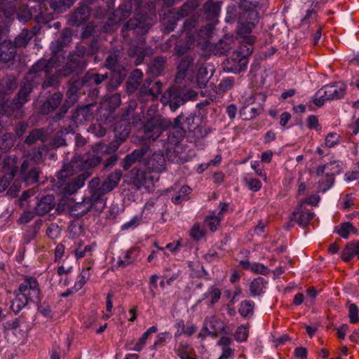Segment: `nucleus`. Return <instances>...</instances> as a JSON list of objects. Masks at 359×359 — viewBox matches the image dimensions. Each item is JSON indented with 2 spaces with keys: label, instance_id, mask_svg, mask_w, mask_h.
Returning a JSON list of instances; mask_svg holds the SVG:
<instances>
[{
  "label": "nucleus",
  "instance_id": "nucleus-61",
  "mask_svg": "<svg viewBox=\"0 0 359 359\" xmlns=\"http://www.w3.org/2000/svg\"><path fill=\"white\" fill-rule=\"evenodd\" d=\"M251 271L256 273L265 275L269 273V269L262 264L253 262Z\"/></svg>",
  "mask_w": 359,
  "mask_h": 359
},
{
  "label": "nucleus",
  "instance_id": "nucleus-35",
  "mask_svg": "<svg viewBox=\"0 0 359 359\" xmlns=\"http://www.w3.org/2000/svg\"><path fill=\"white\" fill-rule=\"evenodd\" d=\"M121 57V52L120 50H111L106 59V67L113 70L118 69Z\"/></svg>",
  "mask_w": 359,
  "mask_h": 359
},
{
  "label": "nucleus",
  "instance_id": "nucleus-37",
  "mask_svg": "<svg viewBox=\"0 0 359 359\" xmlns=\"http://www.w3.org/2000/svg\"><path fill=\"white\" fill-rule=\"evenodd\" d=\"M358 233V229L350 222H344L338 228V235L344 239H348L351 234Z\"/></svg>",
  "mask_w": 359,
  "mask_h": 359
},
{
  "label": "nucleus",
  "instance_id": "nucleus-15",
  "mask_svg": "<svg viewBox=\"0 0 359 359\" xmlns=\"http://www.w3.org/2000/svg\"><path fill=\"white\" fill-rule=\"evenodd\" d=\"M146 165L149 170L161 172L166 168V161L162 152H155L147 161Z\"/></svg>",
  "mask_w": 359,
  "mask_h": 359
},
{
  "label": "nucleus",
  "instance_id": "nucleus-53",
  "mask_svg": "<svg viewBox=\"0 0 359 359\" xmlns=\"http://www.w3.org/2000/svg\"><path fill=\"white\" fill-rule=\"evenodd\" d=\"M161 86L162 84L161 82H156L150 88H146L145 84H144L142 90H145V93L149 95L153 96L154 97H156L158 95L161 93Z\"/></svg>",
  "mask_w": 359,
  "mask_h": 359
},
{
  "label": "nucleus",
  "instance_id": "nucleus-46",
  "mask_svg": "<svg viewBox=\"0 0 359 359\" xmlns=\"http://www.w3.org/2000/svg\"><path fill=\"white\" fill-rule=\"evenodd\" d=\"M191 191V188L188 186L182 187L177 194L172 197V202L175 204H178L182 201L187 200V196L190 194Z\"/></svg>",
  "mask_w": 359,
  "mask_h": 359
},
{
  "label": "nucleus",
  "instance_id": "nucleus-64",
  "mask_svg": "<svg viewBox=\"0 0 359 359\" xmlns=\"http://www.w3.org/2000/svg\"><path fill=\"white\" fill-rule=\"evenodd\" d=\"M196 119L198 118L194 115H189L187 117L185 124L189 130H194L197 128L198 123L196 122Z\"/></svg>",
  "mask_w": 359,
  "mask_h": 359
},
{
  "label": "nucleus",
  "instance_id": "nucleus-22",
  "mask_svg": "<svg viewBox=\"0 0 359 359\" xmlns=\"http://www.w3.org/2000/svg\"><path fill=\"white\" fill-rule=\"evenodd\" d=\"M355 257L359 259V240L348 242L341 252V258L344 262Z\"/></svg>",
  "mask_w": 359,
  "mask_h": 359
},
{
  "label": "nucleus",
  "instance_id": "nucleus-2",
  "mask_svg": "<svg viewBox=\"0 0 359 359\" xmlns=\"http://www.w3.org/2000/svg\"><path fill=\"white\" fill-rule=\"evenodd\" d=\"M121 177V171L116 170L109 175L101 184L99 178L92 179L88 183L90 198L84 199L81 203L75 205V210H79L77 215H85L90 209L93 203L98 202L102 196L112 191L118 185Z\"/></svg>",
  "mask_w": 359,
  "mask_h": 359
},
{
  "label": "nucleus",
  "instance_id": "nucleus-59",
  "mask_svg": "<svg viewBox=\"0 0 359 359\" xmlns=\"http://www.w3.org/2000/svg\"><path fill=\"white\" fill-rule=\"evenodd\" d=\"M38 170L36 168H32L29 172L25 173L23 176L27 183H32L38 181Z\"/></svg>",
  "mask_w": 359,
  "mask_h": 359
},
{
  "label": "nucleus",
  "instance_id": "nucleus-4",
  "mask_svg": "<svg viewBox=\"0 0 359 359\" xmlns=\"http://www.w3.org/2000/svg\"><path fill=\"white\" fill-rule=\"evenodd\" d=\"M197 93L194 90L172 87L163 95V97L169 103L170 109L175 111L180 105L188 100L194 99Z\"/></svg>",
  "mask_w": 359,
  "mask_h": 359
},
{
  "label": "nucleus",
  "instance_id": "nucleus-26",
  "mask_svg": "<svg viewBox=\"0 0 359 359\" xmlns=\"http://www.w3.org/2000/svg\"><path fill=\"white\" fill-rule=\"evenodd\" d=\"M302 208H297L294 210L290 217V221H297L299 225L306 226L309 222L313 217L314 213L310 210H306L302 206V210L300 211Z\"/></svg>",
  "mask_w": 359,
  "mask_h": 359
},
{
  "label": "nucleus",
  "instance_id": "nucleus-58",
  "mask_svg": "<svg viewBox=\"0 0 359 359\" xmlns=\"http://www.w3.org/2000/svg\"><path fill=\"white\" fill-rule=\"evenodd\" d=\"M190 234L194 240L198 241L203 236V230L201 227L200 224H195L191 229Z\"/></svg>",
  "mask_w": 359,
  "mask_h": 359
},
{
  "label": "nucleus",
  "instance_id": "nucleus-31",
  "mask_svg": "<svg viewBox=\"0 0 359 359\" xmlns=\"http://www.w3.org/2000/svg\"><path fill=\"white\" fill-rule=\"evenodd\" d=\"M267 285V281H266L263 278L258 277L254 279L250 284L249 290L251 296H259L264 293V289Z\"/></svg>",
  "mask_w": 359,
  "mask_h": 359
},
{
  "label": "nucleus",
  "instance_id": "nucleus-9",
  "mask_svg": "<svg viewBox=\"0 0 359 359\" xmlns=\"http://www.w3.org/2000/svg\"><path fill=\"white\" fill-rule=\"evenodd\" d=\"M194 60V57L191 55H187L181 59L175 77L177 83L181 82L186 77L192 79L198 64V62H195Z\"/></svg>",
  "mask_w": 359,
  "mask_h": 359
},
{
  "label": "nucleus",
  "instance_id": "nucleus-1",
  "mask_svg": "<svg viewBox=\"0 0 359 359\" xmlns=\"http://www.w3.org/2000/svg\"><path fill=\"white\" fill-rule=\"evenodd\" d=\"M57 58L52 56L49 60L41 59L30 69L25 78V82L21 87L17 97L12 101L4 105V111L8 116L15 112V117L22 116L21 107L27 101V97L32 91L33 86L43 81L45 77L51 74L53 69L57 67Z\"/></svg>",
  "mask_w": 359,
  "mask_h": 359
},
{
  "label": "nucleus",
  "instance_id": "nucleus-41",
  "mask_svg": "<svg viewBox=\"0 0 359 359\" xmlns=\"http://www.w3.org/2000/svg\"><path fill=\"white\" fill-rule=\"evenodd\" d=\"M29 301H30L29 299L27 298V297L19 292L12 302L11 309L17 313L25 307Z\"/></svg>",
  "mask_w": 359,
  "mask_h": 359
},
{
  "label": "nucleus",
  "instance_id": "nucleus-23",
  "mask_svg": "<svg viewBox=\"0 0 359 359\" xmlns=\"http://www.w3.org/2000/svg\"><path fill=\"white\" fill-rule=\"evenodd\" d=\"M62 99L63 95L61 93L57 92L53 93L41 106V113L43 114H48L52 112L60 106Z\"/></svg>",
  "mask_w": 359,
  "mask_h": 359
},
{
  "label": "nucleus",
  "instance_id": "nucleus-16",
  "mask_svg": "<svg viewBox=\"0 0 359 359\" xmlns=\"http://www.w3.org/2000/svg\"><path fill=\"white\" fill-rule=\"evenodd\" d=\"M82 62L78 55H70L69 61L61 69L57 71L60 77L67 76L75 72L83 69Z\"/></svg>",
  "mask_w": 359,
  "mask_h": 359
},
{
  "label": "nucleus",
  "instance_id": "nucleus-30",
  "mask_svg": "<svg viewBox=\"0 0 359 359\" xmlns=\"http://www.w3.org/2000/svg\"><path fill=\"white\" fill-rule=\"evenodd\" d=\"M81 170L79 164L76 163L74 157L71 161L65 165L63 168L58 172L57 178L60 182H65L69 176Z\"/></svg>",
  "mask_w": 359,
  "mask_h": 359
},
{
  "label": "nucleus",
  "instance_id": "nucleus-8",
  "mask_svg": "<svg viewBox=\"0 0 359 359\" xmlns=\"http://www.w3.org/2000/svg\"><path fill=\"white\" fill-rule=\"evenodd\" d=\"M130 178L133 184L137 189L145 188L149 191L158 177L152 174L151 171H145L137 168H134L130 172Z\"/></svg>",
  "mask_w": 359,
  "mask_h": 359
},
{
  "label": "nucleus",
  "instance_id": "nucleus-11",
  "mask_svg": "<svg viewBox=\"0 0 359 359\" xmlns=\"http://www.w3.org/2000/svg\"><path fill=\"white\" fill-rule=\"evenodd\" d=\"M248 63V57L236 51L226 60L225 69L227 72L240 73L245 70Z\"/></svg>",
  "mask_w": 359,
  "mask_h": 359
},
{
  "label": "nucleus",
  "instance_id": "nucleus-14",
  "mask_svg": "<svg viewBox=\"0 0 359 359\" xmlns=\"http://www.w3.org/2000/svg\"><path fill=\"white\" fill-rule=\"evenodd\" d=\"M336 95L337 87L334 83L326 85L316 93L313 102L316 106L321 107L325 101L334 99Z\"/></svg>",
  "mask_w": 359,
  "mask_h": 359
},
{
  "label": "nucleus",
  "instance_id": "nucleus-29",
  "mask_svg": "<svg viewBox=\"0 0 359 359\" xmlns=\"http://www.w3.org/2000/svg\"><path fill=\"white\" fill-rule=\"evenodd\" d=\"M233 43V38L226 36L213 46L212 52L218 55H224L232 48Z\"/></svg>",
  "mask_w": 359,
  "mask_h": 359
},
{
  "label": "nucleus",
  "instance_id": "nucleus-44",
  "mask_svg": "<svg viewBox=\"0 0 359 359\" xmlns=\"http://www.w3.org/2000/svg\"><path fill=\"white\" fill-rule=\"evenodd\" d=\"M163 66H164L163 58L156 57L151 62V64L149 67V70L153 74L158 76L162 72V70L163 69Z\"/></svg>",
  "mask_w": 359,
  "mask_h": 359
},
{
  "label": "nucleus",
  "instance_id": "nucleus-54",
  "mask_svg": "<svg viewBox=\"0 0 359 359\" xmlns=\"http://www.w3.org/2000/svg\"><path fill=\"white\" fill-rule=\"evenodd\" d=\"M88 132L93 133L98 137H101L105 135L106 129L100 123H94L90 126Z\"/></svg>",
  "mask_w": 359,
  "mask_h": 359
},
{
  "label": "nucleus",
  "instance_id": "nucleus-42",
  "mask_svg": "<svg viewBox=\"0 0 359 359\" xmlns=\"http://www.w3.org/2000/svg\"><path fill=\"white\" fill-rule=\"evenodd\" d=\"M136 251L137 250L135 249H131L126 251L123 255V257H120L118 259L117 262L118 267L123 268L131 264L135 259L134 252Z\"/></svg>",
  "mask_w": 359,
  "mask_h": 359
},
{
  "label": "nucleus",
  "instance_id": "nucleus-27",
  "mask_svg": "<svg viewBox=\"0 0 359 359\" xmlns=\"http://www.w3.org/2000/svg\"><path fill=\"white\" fill-rule=\"evenodd\" d=\"M54 206V197L52 195H47L38 201L34 210L38 215H43L50 211Z\"/></svg>",
  "mask_w": 359,
  "mask_h": 359
},
{
  "label": "nucleus",
  "instance_id": "nucleus-6",
  "mask_svg": "<svg viewBox=\"0 0 359 359\" xmlns=\"http://www.w3.org/2000/svg\"><path fill=\"white\" fill-rule=\"evenodd\" d=\"M45 0H29L27 4V14L25 19L33 18L40 22H45L50 18Z\"/></svg>",
  "mask_w": 359,
  "mask_h": 359
},
{
  "label": "nucleus",
  "instance_id": "nucleus-62",
  "mask_svg": "<svg viewBox=\"0 0 359 359\" xmlns=\"http://www.w3.org/2000/svg\"><path fill=\"white\" fill-rule=\"evenodd\" d=\"M233 85V79L231 77L226 78L221 81L219 88L221 91L226 92L231 89Z\"/></svg>",
  "mask_w": 359,
  "mask_h": 359
},
{
  "label": "nucleus",
  "instance_id": "nucleus-43",
  "mask_svg": "<svg viewBox=\"0 0 359 359\" xmlns=\"http://www.w3.org/2000/svg\"><path fill=\"white\" fill-rule=\"evenodd\" d=\"M254 306L255 303L249 300L243 301L241 304V306L238 310L239 313L242 316L246 317L252 313Z\"/></svg>",
  "mask_w": 359,
  "mask_h": 359
},
{
  "label": "nucleus",
  "instance_id": "nucleus-10",
  "mask_svg": "<svg viewBox=\"0 0 359 359\" xmlns=\"http://www.w3.org/2000/svg\"><path fill=\"white\" fill-rule=\"evenodd\" d=\"M19 292L29 299L31 302L38 301L40 298V290L36 279L27 277L19 286Z\"/></svg>",
  "mask_w": 359,
  "mask_h": 359
},
{
  "label": "nucleus",
  "instance_id": "nucleus-5",
  "mask_svg": "<svg viewBox=\"0 0 359 359\" xmlns=\"http://www.w3.org/2000/svg\"><path fill=\"white\" fill-rule=\"evenodd\" d=\"M107 151V147L104 144H97L92 147L86 156H74L80 170H88L97 167L102 161V155Z\"/></svg>",
  "mask_w": 359,
  "mask_h": 359
},
{
  "label": "nucleus",
  "instance_id": "nucleus-60",
  "mask_svg": "<svg viewBox=\"0 0 359 359\" xmlns=\"http://www.w3.org/2000/svg\"><path fill=\"white\" fill-rule=\"evenodd\" d=\"M148 337L149 336L144 333L140 338L139 341L134 344V346L130 347L129 348L135 351L140 352L142 350L144 345L146 344Z\"/></svg>",
  "mask_w": 359,
  "mask_h": 359
},
{
  "label": "nucleus",
  "instance_id": "nucleus-20",
  "mask_svg": "<svg viewBox=\"0 0 359 359\" xmlns=\"http://www.w3.org/2000/svg\"><path fill=\"white\" fill-rule=\"evenodd\" d=\"M90 175L91 172L86 171L71 180L67 182L64 188L65 193L66 194H72L75 193L78 189L83 187L86 180H88Z\"/></svg>",
  "mask_w": 359,
  "mask_h": 359
},
{
  "label": "nucleus",
  "instance_id": "nucleus-19",
  "mask_svg": "<svg viewBox=\"0 0 359 359\" xmlns=\"http://www.w3.org/2000/svg\"><path fill=\"white\" fill-rule=\"evenodd\" d=\"M239 22L241 25L247 26V32H250L259 22L258 13L252 8L245 9L240 14Z\"/></svg>",
  "mask_w": 359,
  "mask_h": 359
},
{
  "label": "nucleus",
  "instance_id": "nucleus-50",
  "mask_svg": "<svg viewBox=\"0 0 359 359\" xmlns=\"http://www.w3.org/2000/svg\"><path fill=\"white\" fill-rule=\"evenodd\" d=\"M59 78H60V76H58L57 72L53 75H50V74L45 77L46 79H44L42 83V87L46 88L50 86H57L60 83Z\"/></svg>",
  "mask_w": 359,
  "mask_h": 359
},
{
  "label": "nucleus",
  "instance_id": "nucleus-12",
  "mask_svg": "<svg viewBox=\"0 0 359 359\" xmlns=\"http://www.w3.org/2000/svg\"><path fill=\"white\" fill-rule=\"evenodd\" d=\"M153 20L141 13H136L133 19L130 20L123 27V31L138 28L141 32H146L152 26Z\"/></svg>",
  "mask_w": 359,
  "mask_h": 359
},
{
  "label": "nucleus",
  "instance_id": "nucleus-24",
  "mask_svg": "<svg viewBox=\"0 0 359 359\" xmlns=\"http://www.w3.org/2000/svg\"><path fill=\"white\" fill-rule=\"evenodd\" d=\"M149 149L146 147L134 150L132 153L128 154L123 159V168L125 170H128L135 162L139 161L142 158L147 154Z\"/></svg>",
  "mask_w": 359,
  "mask_h": 359
},
{
  "label": "nucleus",
  "instance_id": "nucleus-36",
  "mask_svg": "<svg viewBox=\"0 0 359 359\" xmlns=\"http://www.w3.org/2000/svg\"><path fill=\"white\" fill-rule=\"evenodd\" d=\"M36 32L33 30L23 29L15 39L14 44L16 47L26 46Z\"/></svg>",
  "mask_w": 359,
  "mask_h": 359
},
{
  "label": "nucleus",
  "instance_id": "nucleus-47",
  "mask_svg": "<svg viewBox=\"0 0 359 359\" xmlns=\"http://www.w3.org/2000/svg\"><path fill=\"white\" fill-rule=\"evenodd\" d=\"M205 11L211 15H217L220 10V4L218 1H208L204 5Z\"/></svg>",
  "mask_w": 359,
  "mask_h": 359
},
{
  "label": "nucleus",
  "instance_id": "nucleus-49",
  "mask_svg": "<svg viewBox=\"0 0 359 359\" xmlns=\"http://www.w3.org/2000/svg\"><path fill=\"white\" fill-rule=\"evenodd\" d=\"M221 296V292L218 288L210 287L207 292L203 294V299L211 298V304H215L219 301Z\"/></svg>",
  "mask_w": 359,
  "mask_h": 359
},
{
  "label": "nucleus",
  "instance_id": "nucleus-32",
  "mask_svg": "<svg viewBox=\"0 0 359 359\" xmlns=\"http://www.w3.org/2000/svg\"><path fill=\"white\" fill-rule=\"evenodd\" d=\"M46 138L47 135L43 129H34L29 133L28 136L26 137L25 140V143L28 145H32L38 140L45 142L46 140Z\"/></svg>",
  "mask_w": 359,
  "mask_h": 359
},
{
  "label": "nucleus",
  "instance_id": "nucleus-39",
  "mask_svg": "<svg viewBox=\"0 0 359 359\" xmlns=\"http://www.w3.org/2000/svg\"><path fill=\"white\" fill-rule=\"evenodd\" d=\"M75 0H50V7L55 11L61 13L72 5Z\"/></svg>",
  "mask_w": 359,
  "mask_h": 359
},
{
  "label": "nucleus",
  "instance_id": "nucleus-7",
  "mask_svg": "<svg viewBox=\"0 0 359 359\" xmlns=\"http://www.w3.org/2000/svg\"><path fill=\"white\" fill-rule=\"evenodd\" d=\"M196 7L194 1H190L184 4L180 10L173 9L168 13V17L163 19V24L165 29L170 32L174 30L177 21L190 14Z\"/></svg>",
  "mask_w": 359,
  "mask_h": 359
},
{
  "label": "nucleus",
  "instance_id": "nucleus-40",
  "mask_svg": "<svg viewBox=\"0 0 359 359\" xmlns=\"http://www.w3.org/2000/svg\"><path fill=\"white\" fill-rule=\"evenodd\" d=\"M142 73L139 69L133 72L128 81V88L130 92L134 91L140 85Z\"/></svg>",
  "mask_w": 359,
  "mask_h": 359
},
{
  "label": "nucleus",
  "instance_id": "nucleus-38",
  "mask_svg": "<svg viewBox=\"0 0 359 359\" xmlns=\"http://www.w3.org/2000/svg\"><path fill=\"white\" fill-rule=\"evenodd\" d=\"M196 70V85L199 88H204L206 86V83L208 80V72L207 70V68L203 67V65H200V64L198 63Z\"/></svg>",
  "mask_w": 359,
  "mask_h": 359
},
{
  "label": "nucleus",
  "instance_id": "nucleus-48",
  "mask_svg": "<svg viewBox=\"0 0 359 359\" xmlns=\"http://www.w3.org/2000/svg\"><path fill=\"white\" fill-rule=\"evenodd\" d=\"M90 269V266L87 267L86 269L83 270L81 273L78 276L77 280L75 283L74 287H76V290L81 289L84 284L88 281L90 277V272L89 270Z\"/></svg>",
  "mask_w": 359,
  "mask_h": 359
},
{
  "label": "nucleus",
  "instance_id": "nucleus-55",
  "mask_svg": "<svg viewBox=\"0 0 359 359\" xmlns=\"http://www.w3.org/2000/svg\"><path fill=\"white\" fill-rule=\"evenodd\" d=\"M348 316L350 321L352 323H357L359 322L358 309L354 304H351L348 306Z\"/></svg>",
  "mask_w": 359,
  "mask_h": 359
},
{
  "label": "nucleus",
  "instance_id": "nucleus-25",
  "mask_svg": "<svg viewBox=\"0 0 359 359\" xmlns=\"http://www.w3.org/2000/svg\"><path fill=\"white\" fill-rule=\"evenodd\" d=\"M133 4H135L137 6V8L140 10L143 8L142 1L130 0V2L119 6L118 9L114 13L115 18H117L119 21H122L129 17L132 9V5Z\"/></svg>",
  "mask_w": 359,
  "mask_h": 359
},
{
  "label": "nucleus",
  "instance_id": "nucleus-34",
  "mask_svg": "<svg viewBox=\"0 0 359 359\" xmlns=\"http://www.w3.org/2000/svg\"><path fill=\"white\" fill-rule=\"evenodd\" d=\"M108 79V74H97L88 72L83 79L84 83H88L90 86H98Z\"/></svg>",
  "mask_w": 359,
  "mask_h": 359
},
{
  "label": "nucleus",
  "instance_id": "nucleus-57",
  "mask_svg": "<svg viewBox=\"0 0 359 359\" xmlns=\"http://www.w3.org/2000/svg\"><path fill=\"white\" fill-rule=\"evenodd\" d=\"M220 220L221 219L219 217L215 215H210L205 219V222L212 231L217 229V226L220 224Z\"/></svg>",
  "mask_w": 359,
  "mask_h": 359
},
{
  "label": "nucleus",
  "instance_id": "nucleus-13",
  "mask_svg": "<svg viewBox=\"0 0 359 359\" xmlns=\"http://www.w3.org/2000/svg\"><path fill=\"white\" fill-rule=\"evenodd\" d=\"M15 163L14 158L7 157L4 159L3 168L6 173L3 178L0 177V193L6 189L9 185L10 181L17 172Z\"/></svg>",
  "mask_w": 359,
  "mask_h": 359
},
{
  "label": "nucleus",
  "instance_id": "nucleus-51",
  "mask_svg": "<svg viewBox=\"0 0 359 359\" xmlns=\"http://www.w3.org/2000/svg\"><path fill=\"white\" fill-rule=\"evenodd\" d=\"M128 53L130 57L137 56V59L135 60V64L137 65H140L142 62L145 56L144 50L141 47H138L135 49L130 48Z\"/></svg>",
  "mask_w": 359,
  "mask_h": 359
},
{
  "label": "nucleus",
  "instance_id": "nucleus-17",
  "mask_svg": "<svg viewBox=\"0 0 359 359\" xmlns=\"http://www.w3.org/2000/svg\"><path fill=\"white\" fill-rule=\"evenodd\" d=\"M77 90L78 88L76 86H71L67 92V99L65 102L61 105L59 109V112L56 114L54 118L55 120H60L67 112L69 107L74 104L77 100Z\"/></svg>",
  "mask_w": 359,
  "mask_h": 359
},
{
  "label": "nucleus",
  "instance_id": "nucleus-3",
  "mask_svg": "<svg viewBox=\"0 0 359 359\" xmlns=\"http://www.w3.org/2000/svg\"><path fill=\"white\" fill-rule=\"evenodd\" d=\"M172 126L170 120L157 114L155 107H149L147 111V121L143 130L145 137L153 141L156 140L162 133Z\"/></svg>",
  "mask_w": 359,
  "mask_h": 359
},
{
  "label": "nucleus",
  "instance_id": "nucleus-52",
  "mask_svg": "<svg viewBox=\"0 0 359 359\" xmlns=\"http://www.w3.org/2000/svg\"><path fill=\"white\" fill-rule=\"evenodd\" d=\"M95 247V245H86L83 248H76L74 250L75 256L77 259H81L86 255H90Z\"/></svg>",
  "mask_w": 359,
  "mask_h": 359
},
{
  "label": "nucleus",
  "instance_id": "nucleus-18",
  "mask_svg": "<svg viewBox=\"0 0 359 359\" xmlns=\"http://www.w3.org/2000/svg\"><path fill=\"white\" fill-rule=\"evenodd\" d=\"M224 330V325L222 321L215 317H211L205 320L204 327L199 333V337H203L206 334H212L214 336L221 332Z\"/></svg>",
  "mask_w": 359,
  "mask_h": 359
},
{
  "label": "nucleus",
  "instance_id": "nucleus-56",
  "mask_svg": "<svg viewBox=\"0 0 359 359\" xmlns=\"http://www.w3.org/2000/svg\"><path fill=\"white\" fill-rule=\"evenodd\" d=\"M248 336V332L245 326L241 325L237 328L235 333V339L236 341L240 342L244 341L247 339Z\"/></svg>",
  "mask_w": 359,
  "mask_h": 359
},
{
  "label": "nucleus",
  "instance_id": "nucleus-45",
  "mask_svg": "<svg viewBox=\"0 0 359 359\" xmlns=\"http://www.w3.org/2000/svg\"><path fill=\"white\" fill-rule=\"evenodd\" d=\"M334 182V172L330 174L329 172L326 173V179L325 180H322L319 182L318 189L321 191H326L331 187L333 186Z\"/></svg>",
  "mask_w": 359,
  "mask_h": 359
},
{
  "label": "nucleus",
  "instance_id": "nucleus-28",
  "mask_svg": "<svg viewBox=\"0 0 359 359\" xmlns=\"http://www.w3.org/2000/svg\"><path fill=\"white\" fill-rule=\"evenodd\" d=\"M16 46L11 41H4L0 44V60L8 62L12 60L16 53Z\"/></svg>",
  "mask_w": 359,
  "mask_h": 359
},
{
  "label": "nucleus",
  "instance_id": "nucleus-21",
  "mask_svg": "<svg viewBox=\"0 0 359 359\" xmlns=\"http://www.w3.org/2000/svg\"><path fill=\"white\" fill-rule=\"evenodd\" d=\"M90 16V8L88 6H81L69 16V22L72 25L79 26L86 22Z\"/></svg>",
  "mask_w": 359,
  "mask_h": 359
},
{
  "label": "nucleus",
  "instance_id": "nucleus-33",
  "mask_svg": "<svg viewBox=\"0 0 359 359\" xmlns=\"http://www.w3.org/2000/svg\"><path fill=\"white\" fill-rule=\"evenodd\" d=\"M254 42L255 38L253 36L248 35L243 37L242 41H241L240 50L237 52L247 57L253 50Z\"/></svg>",
  "mask_w": 359,
  "mask_h": 359
},
{
  "label": "nucleus",
  "instance_id": "nucleus-63",
  "mask_svg": "<svg viewBox=\"0 0 359 359\" xmlns=\"http://www.w3.org/2000/svg\"><path fill=\"white\" fill-rule=\"evenodd\" d=\"M337 144V137L334 133H329L326 137L325 141V145L327 148H332Z\"/></svg>",
  "mask_w": 359,
  "mask_h": 359
}]
</instances>
